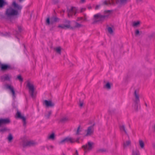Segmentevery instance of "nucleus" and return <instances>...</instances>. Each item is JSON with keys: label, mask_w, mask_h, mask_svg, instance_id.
Masks as SVG:
<instances>
[{"label": "nucleus", "mask_w": 155, "mask_h": 155, "mask_svg": "<svg viewBox=\"0 0 155 155\" xmlns=\"http://www.w3.org/2000/svg\"><path fill=\"white\" fill-rule=\"evenodd\" d=\"M19 15L18 11L11 7L7 9L5 15H1L2 18L11 19L12 17Z\"/></svg>", "instance_id": "obj_1"}, {"label": "nucleus", "mask_w": 155, "mask_h": 155, "mask_svg": "<svg viewBox=\"0 0 155 155\" xmlns=\"http://www.w3.org/2000/svg\"><path fill=\"white\" fill-rule=\"evenodd\" d=\"M108 15H101L100 13H98L94 15L93 22L92 24H95L97 22L102 23L106 18H107Z\"/></svg>", "instance_id": "obj_2"}, {"label": "nucleus", "mask_w": 155, "mask_h": 155, "mask_svg": "<svg viewBox=\"0 0 155 155\" xmlns=\"http://www.w3.org/2000/svg\"><path fill=\"white\" fill-rule=\"evenodd\" d=\"M130 0H111L107 2V1H105L103 4L104 5H107L108 4L114 5L115 4H119L121 5H124L127 4L128 2Z\"/></svg>", "instance_id": "obj_3"}, {"label": "nucleus", "mask_w": 155, "mask_h": 155, "mask_svg": "<svg viewBox=\"0 0 155 155\" xmlns=\"http://www.w3.org/2000/svg\"><path fill=\"white\" fill-rule=\"evenodd\" d=\"M138 91L136 90L134 92V96L135 97V99L133 101L134 102V108L135 110L137 111L138 110V105L140 103L139 96L138 93Z\"/></svg>", "instance_id": "obj_4"}, {"label": "nucleus", "mask_w": 155, "mask_h": 155, "mask_svg": "<svg viewBox=\"0 0 155 155\" xmlns=\"http://www.w3.org/2000/svg\"><path fill=\"white\" fill-rule=\"evenodd\" d=\"M27 86L29 89V93L30 96L32 98L35 97L34 94V87L33 84H31L30 82H28L27 84Z\"/></svg>", "instance_id": "obj_5"}, {"label": "nucleus", "mask_w": 155, "mask_h": 155, "mask_svg": "<svg viewBox=\"0 0 155 155\" xmlns=\"http://www.w3.org/2000/svg\"><path fill=\"white\" fill-rule=\"evenodd\" d=\"M0 68L1 70L5 71L7 70H12L15 69L14 67L10 64H2L0 62Z\"/></svg>", "instance_id": "obj_6"}, {"label": "nucleus", "mask_w": 155, "mask_h": 155, "mask_svg": "<svg viewBox=\"0 0 155 155\" xmlns=\"http://www.w3.org/2000/svg\"><path fill=\"white\" fill-rule=\"evenodd\" d=\"M75 142V140L71 137H67L59 142V144L64 143H73Z\"/></svg>", "instance_id": "obj_7"}, {"label": "nucleus", "mask_w": 155, "mask_h": 155, "mask_svg": "<svg viewBox=\"0 0 155 155\" xmlns=\"http://www.w3.org/2000/svg\"><path fill=\"white\" fill-rule=\"evenodd\" d=\"M77 11V9L76 8L72 7L70 9L67 10L68 16L70 17L73 15H75Z\"/></svg>", "instance_id": "obj_8"}, {"label": "nucleus", "mask_w": 155, "mask_h": 155, "mask_svg": "<svg viewBox=\"0 0 155 155\" xmlns=\"http://www.w3.org/2000/svg\"><path fill=\"white\" fill-rule=\"evenodd\" d=\"M16 118L20 119L22 120L23 122V125L25 126L26 125V118L24 116L21 115V113L19 112L18 111H17L16 114Z\"/></svg>", "instance_id": "obj_9"}, {"label": "nucleus", "mask_w": 155, "mask_h": 155, "mask_svg": "<svg viewBox=\"0 0 155 155\" xmlns=\"http://www.w3.org/2000/svg\"><path fill=\"white\" fill-rule=\"evenodd\" d=\"M11 122L10 120L8 118L5 119H0V127H1L3 125H6L9 124Z\"/></svg>", "instance_id": "obj_10"}, {"label": "nucleus", "mask_w": 155, "mask_h": 155, "mask_svg": "<svg viewBox=\"0 0 155 155\" xmlns=\"http://www.w3.org/2000/svg\"><path fill=\"white\" fill-rule=\"evenodd\" d=\"M93 143L92 142H88L87 143V144L83 145L82 146V147L84 149H87L88 150H91L93 148L92 145Z\"/></svg>", "instance_id": "obj_11"}, {"label": "nucleus", "mask_w": 155, "mask_h": 155, "mask_svg": "<svg viewBox=\"0 0 155 155\" xmlns=\"http://www.w3.org/2000/svg\"><path fill=\"white\" fill-rule=\"evenodd\" d=\"M36 144L33 141H29L24 142L23 144V146L24 147H31L34 146Z\"/></svg>", "instance_id": "obj_12"}, {"label": "nucleus", "mask_w": 155, "mask_h": 155, "mask_svg": "<svg viewBox=\"0 0 155 155\" xmlns=\"http://www.w3.org/2000/svg\"><path fill=\"white\" fill-rule=\"evenodd\" d=\"M70 21H66V23H67V25H59L58 26V28H61L62 29H66L68 28H70V29L71 26L70 25Z\"/></svg>", "instance_id": "obj_13"}, {"label": "nucleus", "mask_w": 155, "mask_h": 155, "mask_svg": "<svg viewBox=\"0 0 155 155\" xmlns=\"http://www.w3.org/2000/svg\"><path fill=\"white\" fill-rule=\"evenodd\" d=\"M44 104H45L46 106L48 107H52L54 105V103L52 102L51 101L45 100L44 101Z\"/></svg>", "instance_id": "obj_14"}, {"label": "nucleus", "mask_w": 155, "mask_h": 155, "mask_svg": "<svg viewBox=\"0 0 155 155\" xmlns=\"http://www.w3.org/2000/svg\"><path fill=\"white\" fill-rule=\"evenodd\" d=\"M94 132V129H92V126H89L88 127L87 130V133L85 136L90 135Z\"/></svg>", "instance_id": "obj_15"}, {"label": "nucleus", "mask_w": 155, "mask_h": 155, "mask_svg": "<svg viewBox=\"0 0 155 155\" xmlns=\"http://www.w3.org/2000/svg\"><path fill=\"white\" fill-rule=\"evenodd\" d=\"M60 19L56 17H54L51 18V24H54V22H58Z\"/></svg>", "instance_id": "obj_16"}, {"label": "nucleus", "mask_w": 155, "mask_h": 155, "mask_svg": "<svg viewBox=\"0 0 155 155\" xmlns=\"http://www.w3.org/2000/svg\"><path fill=\"white\" fill-rule=\"evenodd\" d=\"M12 5L14 8L16 9L15 10H17L18 11V10H21L22 8V7L17 4L15 2H13Z\"/></svg>", "instance_id": "obj_17"}, {"label": "nucleus", "mask_w": 155, "mask_h": 155, "mask_svg": "<svg viewBox=\"0 0 155 155\" xmlns=\"http://www.w3.org/2000/svg\"><path fill=\"white\" fill-rule=\"evenodd\" d=\"M18 31H15L14 32V34H15L16 35H20V33L21 32L22 29L21 27L18 26ZM16 37L18 39V41H19V39L17 37V36H16Z\"/></svg>", "instance_id": "obj_18"}, {"label": "nucleus", "mask_w": 155, "mask_h": 155, "mask_svg": "<svg viewBox=\"0 0 155 155\" xmlns=\"http://www.w3.org/2000/svg\"><path fill=\"white\" fill-rule=\"evenodd\" d=\"M119 128L121 131H124L126 134L128 135L127 132L126 130L125 127L124 125H120Z\"/></svg>", "instance_id": "obj_19"}, {"label": "nucleus", "mask_w": 155, "mask_h": 155, "mask_svg": "<svg viewBox=\"0 0 155 155\" xmlns=\"http://www.w3.org/2000/svg\"><path fill=\"white\" fill-rule=\"evenodd\" d=\"M1 79L4 81H9L10 78L8 74H5L4 76H1Z\"/></svg>", "instance_id": "obj_20"}, {"label": "nucleus", "mask_w": 155, "mask_h": 155, "mask_svg": "<svg viewBox=\"0 0 155 155\" xmlns=\"http://www.w3.org/2000/svg\"><path fill=\"white\" fill-rule=\"evenodd\" d=\"M69 120V118L68 117H63L60 120V121L62 123H65Z\"/></svg>", "instance_id": "obj_21"}, {"label": "nucleus", "mask_w": 155, "mask_h": 155, "mask_svg": "<svg viewBox=\"0 0 155 155\" xmlns=\"http://www.w3.org/2000/svg\"><path fill=\"white\" fill-rule=\"evenodd\" d=\"M7 4V2L4 0H0V8H3Z\"/></svg>", "instance_id": "obj_22"}, {"label": "nucleus", "mask_w": 155, "mask_h": 155, "mask_svg": "<svg viewBox=\"0 0 155 155\" xmlns=\"http://www.w3.org/2000/svg\"><path fill=\"white\" fill-rule=\"evenodd\" d=\"M52 114L51 111H48L47 113H46L45 114V117L47 119H48L50 118V117Z\"/></svg>", "instance_id": "obj_23"}, {"label": "nucleus", "mask_w": 155, "mask_h": 155, "mask_svg": "<svg viewBox=\"0 0 155 155\" xmlns=\"http://www.w3.org/2000/svg\"><path fill=\"white\" fill-rule=\"evenodd\" d=\"M81 26L82 25L81 24H79L78 22H76V25L74 27H71L70 29L73 30L75 28H79L81 27Z\"/></svg>", "instance_id": "obj_24"}, {"label": "nucleus", "mask_w": 155, "mask_h": 155, "mask_svg": "<svg viewBox=\"0 0 155 155\" xmlns=\"http://www.w3.org/2000/svg\"><path fill=\"white\" fill-rule=\"evenodd\" d=\"M132 155H140V153L138 150L137 149L134 150H132Z\"/></svg>", "instance_id": "obj_25"}, {"label": "nucleus", "mask_w": 155, "mask_h": 155, "mask_svg": "<svg viewBox=\"0 0 155 155\" xmlns=\"http://www.w3.org/2000/svg\"><path fill=\"white\" fill-rule=\"evenodd\" d=\"M55 138V134L54 133H52L48 137V139L51 140H53Z\"/></svg>", "instance_id": "obj_26"}, {"label": "nucleus", "mask_w": 155, "mask_h": 155, "mask_svg": "<svg viewBox=\"0 0 155 155\" xmlns=\"http://www.w3.org/2000/svg\"><path fill=\"white\" fill-rule=\"evenodd\" d=\"M131 143V141L130 140L127 141L125 143H123V147L124 148H125L127 146L130 145Z\"/></svg>", "instance_id": "obj_27"}, {"label": "nucleus", "mask_w": 155, "mask_h": 155, "mask_svg": "<svg viewBox=\"0 0 155 155\" xmlns=\"http://www.w3.org/2000/svg\"><path fill=\"white\" fill-rule=\"evenodd\" d=\"M6 87L7 89H9L11 92H12V91H14V87L13 86L9 85H7Z\"/></svg>", "instance_id": "obj_28"}, {"label": "nucleus", "mask_w": 155, "mask_h": 155, "mask_svg": "<svg viewBox=\"0 0 155 155\" xmlns=\"http://www.w3.org/2000/svg\"><path fill=\"white\" fill-rule=\"evenodd\" d=\"M139 143L141 148H143L144 146V144L143 142L141 140H139Z\"/></svg>", "instance_id": "obj_29"}, {"label": "nucleus", "mask_w": 155, "mask_h": 155, "mask_svg": "<svg viewBox=\"0 0 155 155\" xmlns=\"http://www.w3.org/2000/svg\"><path fill=\"white\" fill-rule=\"evenodd\" d=\"M140 21H137V22L134 21L133 22L132 26L134 27H137L138 25H139L140 24Z\"/></svg>", "instance_id": "obj_30"}, {"label": "nucleus", "mask_w": 155, "mask_h": 155, "mask_svg": "<svg viewBox=\"0 0 155 155\" xmlns=\"http://www.w3.org/2000/svg\"><path fill=\"white\" fill-rule=\"evenodd\" d=\"M8 130L7 127H4L0 129V132L2 134H3L4 132L7 131Z\"/></svg>", "instance_id": "obj_31"}, {"label": "nucleus", "mask_w": 155, "mask_h": 155, "mask_svg": "<svg viewBox=\"0 0 155 155\" xmlns=\"http://www.w3.org/2000/svg\"><path fill=\"white\" fill-rule=\"evenodd\" d=\"M13 139V137L12 135L10 133L8 137V139L9 142H11Z\"/></svg>", "instance_id": "obj_32"}, {"label": "nucleus", "mask_w": 155, "mask_h": 155, "mask_svg": "<svg viewBox=\"0 0 155 155\" xmlns=\"http://www.w3.org/2000/svg\"><path fill=\"white\" fill-rule=\"evenodd\" d=\"M16 79L22 82L23 81V78H22L21 75L20 74L17 76Z\"/></svg>", "instance_id": "obj_33"}, {"label": "nucleus", "mask_w": 155, "mask_h": 155, "mask_svg": "<svg viewBox=\"0 0 155 155\" xmlns=\"http://www.w3.org/2000/svg\"><path fill=\"white\" fill-rule=\"evenodd\" d=\"M104 87H106L108 89H110L111 88V86L110 83L109 82H107L104 86Z\"/></svg>", "instance_id": "obj_34"}, {"label": "nucleus", "mask_w": 155, "mask_h": 155, "mask_svg": "<svg viewBox=\"0 0 155 155\" xmlns=\"http://www.w3.org/2000/svg\"><path fill=\"white\" fill-rule=\"evenodd\" d=\"M148 37L150 38V39L152 38H155V33H153L152 34H150L148 35Z\"/></svg>", "instance_id": "obj_35"}, {"label": "nucleus", "mask_w": 155, "mask_h": 155, "mask_svg": "<svg viewBox=\"0 0 155 155\" xmlns=\"http://www.w3.org/2000/svg\"><path fill=\"white\" fill-rule=\"evenodd\" d=\"M106 149H104V148H102V149H99L98 150H97V153H101V152L103 153L104 152H106Z\"/></svg>", "instance_id": "obj_36"}, {"label": "nucleus", "mask_w": 155, "mask_h": 155, "mask_svg": "<svg viewBox=\"0 0 155 155\" xmlns=\"http://www.w3.org/2000/svg\"><path fill=\"white\" fill-rule=\"evenodd\" d=\"M56 51L58 53L61 54V48L60 47H57L56 49Z\"/></svg>", "instance_id": "obj_37"}, {"label": "nucleus", "mask_w": 155, "mask_h": 155, "mask_svg": "<svg viewBox=\"0 0 155 155\" xmlns=\"http://www.w3.org/2000/svg\"><path fill=\"white\" fill-rule=\"evenodd\" d=\"M80 126H79L77 128V132L76 133V134L77 135H78L80 134L79 132L81 131V130H80Z\"/></svg>", "instance_id": "obj_38"}, {"label": "nucleus", "mask_w": 155, "mask_h": 155, "mask_svg": "<svg viewBox=\"0 0 155 155\" xmlns=\"http://www.w3.org/2000/svg\"><path fill=\"white\" fill-rule=\"evenodd\" d=\"M108 32L110 34H112L113 33V31L112 28L110 27H109L108 28Z\"/></svg>", "instance_id": "obj_39"}, {"label": "nucleus", "mask_w": 155, "mask_h": 155, "mask_svg": "<svg viewBox=\"0 0 155 155\" xmlns=\"http://www.w3.org/2000/svg\"><path fill=\"white\" fill-rule=\"evenodd\" d=\"M116 110L114 109H110L109 110V112L111 114H113L114 113L115 111Z\"/></svg>", "instance_id": "obj_40"}, {"label": "nucleus", "mask_w": 155, "mask_h": 155, "mask_svg": "<svg viewBox=\"0 0 155 155\" xmlns=\"http://www.w3.org/2000/svg\"><path fill=\"white\" fill-rule=\"evenodd\" d=\"M46 23L47 25H49L51 24V21L49 18H48L46 20Z\"/></svg>", "instance_id": "obj_41"}, {"label": "nucleus", "mask_w": 155, "mask_h": 155, "mask_svg": "<svg viewBox=\"0 0 155 155\" xmlns=\"http://www.w3.org/2000/svg\"><path fill=\"white\" fill-rule=\"evenodd\" d=\"M11 93L12 94V96L13 97V98L14 99L16 97V95L15 94V91H12V92H11Z\"/></svg>", "instance_id": "obj_42"}, {"label": "nucleus", "mask_w": 155, "mask_h": 155, "mask_svg": "<svg viewBox=\"0 0 155 155\" xmlns=\"http://www.w3.org/2000/svg\"><path fill=\"white\" fill-rule=\"evenodd\" d=\"M79 102L80 103L79 104V106L80 107H82L83 104V102H81V101L80 99H79Z\"/></svg>", "instance_id": "obj_43"}, {"label": "nucleus", "mask_w": 155, "mask_h": 155, "mask_svg": "<svg viewBox=\"0 0 155 155\" xmlns=\"http://www.w3.org/2000/svg\"><path fill=\"white\" fill-rule=\"evenodd\" d=\"M139 31L138 29H137L135 31V35H139Z\"/></svg>", "instance_id": "obj_44"}, {"label": "nucleus", "mask_w": 155, "mask_h": 155, "mask_svg": "<svg viewBox=\"0 0 155 155\" xmlns=\"http://www.w3.org/2000/svg\"><path fill=\"white\" fill-rule=\"evenodd\" d=\"M53 3L54 4H56L58 3L59 2L58 0H52Z\"/></svg>", "instance_id": "obj_45"}, {"label": "nucleus", "mask_w": 155, "mask_h": 155, "mask_svg": "<svg viewBox=\"0 0 155 155\" xmlns=\"http://www.w3.org/2000/svg\"><path fill=\"white\" fill-rule=\"evenodd\" d=\"M51 25H52V26L51 27V28L50 29V30L51 31H53L54 29V28L55 26V25H54V24H51Z\"/></svg>", "instance_id": "obj_46"}, {"label": "nucleus", "mask_w": 155, "mask_h": 155, "mask_svg": "<svg viewBox=\"0 0 155 155\" xmlns=\"http://www.w3.org/2000/svg\"><path fill=\"white\" fill-rule=\"evenodd\" d=\"M137 3H141L143 2V0H136Z\"/></svg>", "instance_id": "obj_47"}, {"label": "nucleus", "mask_w": 155, "mask_h": 155, "mask_svg": "<svg viewBox=\"0 0 155 155\" xmlns=\"http://www.w3.org/2000/svg\"><path fill=\"white\" fill-rule=\"evenodd\" d=\"M86 10V8H81V9L80 12L81 13L83 12L84 11H85Z\"/></svg>", "instance_id": "obj_48"}, {"label": "nucleus", "mask_w": 155, "mask_h": 155, "mask_svg": "<svg viewBox=\"0 0 155 155\" xmlns=\"http://www.w3.org/2000/svg\"><path fill=\"white\" fill-rule=\"evenodd\" d=\"M100 6H101V5H97L95 7V10L98 9L99 8V7H100Z\"/></svg>", "instance_id": "obj_49"}, {"label": "nucleus", "mask_w": 155, "mask_h": 155, "mask_svg": "<svg viewBox=\"0 0 155 155\" xmlns=\"http://www.w3.org/2000/svg\"><path fill=\"white\" fill-rule=\"evenodd\" d=\"M111 12V11L110 10L105 11H104V13L105 14L109 13H110Z\"/></svg>", "instance_id": "obj_50"}, {"label": "nucleus", "mask_w": 155, "mask_h": 155, "mask_svg": "<svg viewBox=\"0 0 155 155\" xmlns=\"http://www.w3.org/2000/svg\"><path fill=\"white\" fill-rule=\"evenodd\" d=\"M79 139H80L79 137L77 138L76 140H75V142H76L78 143H79Z\"/></svg>", "instance_id": "obj_51"}, {"label": "nucleus", "mask_w": 155, "mask_h": 155, "mask_svg": "<svg viewBox=\"0 0 155 155\" xmlns=\"http://www.w3.org/2000/svg\"><path fill=\"white\" fill-rule=\"evenodd\" d=\"M86 2L85 0H81L80 2L81 3H83L85 2Z\"/></svg>", "instance_id": "obj_52"}, {"label": "nucleus", "mask_w": 155, "mask_h": 155, "mask_svg": "<svg viewBox=\"0 0 155 155\" xmlns=\"http://www.w3.org/2000/svg\"><path fill=\"white\" fill-rule=\"evenodd\" d=\"M83 19L82 17H80L78 18V21H80Z\"/></svg>", "instance_id": "obj_53"}, {"label": "nucleus", "mask_w": 155, "mask_h": 155, "mask_svg": "<svg viewBox=\"0 0 155 155\" xmlns=\"http://www.w3.org/2000/svg\"><path fill=\"white\" fill-rule=\"evenodd\" d=\"M74 155H78V150H76L75 153Z\"/></svg>", "instance_id": "obj_54"}, {"label": "nucleus", "mask_w": 155, "mask_h": 155, "mask_svg": "<svg viewBox=\"0 0 155 155\" xmlns=\"http://www.w3.org/2000/svg\"><path fill=\"white\" fill-rule=\"evenodd\" d=\"M19 2L21 3L23 1H24L25 0H17Z\"/></svg>", "instance_id": "obj_55"}, {"label": "nucleus", "mask_w": 155, "mask_h": 155, "mask_svg": "<svg viewBox=\"0 0 155 155\" xmlns=\"http://www.w3.org/2000/svg\"><path fill=\"white\" fill-rule=\"evenodd\" d=\"M153 147L154 148H155V143H153Z\"/></svg>", "instance_id": "obj_56"}, {"label": "nucleus", "mask_w": 155, "mask_h": 155, "mask_svg": "<svg viewBox=\"0 0 155 155\" xmlns=\"http://www.w3.org/2000/svg\"><path fill=\"white\" fill-rule=\"evenodd\" d=\"M152 128L154 129V131H155V124L154 125V126L152 127Z\"/></svg>", "instance_id": "obj_57"}, {"label": "nucleus", "mask_w": 155, "mask_h": 155, "mask_svg": "<svg viewBox=\"0 0 155 155\" xmlns=\"http://www.w3.org/2000/svg\"><path fill=\"white\" fill-rule=\"evenodd\" d=\"M2 34L4 36H6L8 34L7 33H6L5 34L3 35L2 33Z\"/></svg>", "instance_id": "obj_58"}, {"label": "nucleus", "mask_w": 155, "mask_h": 155, "mask_svg": "<svg viewBox=\"0 0 155 155\" xmlns=\"http://www.w3.org/2000/svg\"><path fill=\"white\" fill-rule=\"evenodd\" d=\"M84 21H86L87 20V18L86 17H85V18H84V19L83 18V19Z\"/></svg>", "instance_id": "obj_59"}, {"label": "nucleus", "mask_w": 155, "mask_h": 155, "mask_svg": "<svg viewBox=\"0 0 155 155\" xmlns=\"http://www.w3.org/2000/svg\"><path fill=\"white\" fill-rule=\"evenodd\" d=\"M95 124H94L92 126H92V129H94L93 127L95 125Z\"/></svg>", "instance_id": "obj_60"}, {"label": "nucleus", "mask_w": 155, "mask_h": 155, "mask_svg": "<svg viewBox=\"0 0 155 155\" xmlns=\"http://www.w3.org/2000/svg\"><path fill=\"white\" fill-rule=\"evenodd\" d=\"M88 8L89 9H91V6H89L88 7Z\"/></svg>", "instance_id": "obj_61"}, {"label": "nucleus", "mask_w": 155, "mask_h": 155, "mask_svg": "<svg viewBox=\"0 0 155 155\" xmlns=\"http://www.w3.org/2000/svg\"><path fill=\"white\" fill-rule=\"evenodd\" d=\"M23 45L25 49V46L24 44H23Z\"/></svg>", "instance_id": "obj_62"}, {"label": "nucleus", "mask_w": 155, "mask_h": 155, "mask_svg": "<svg viewBox=\"0 0 155 155\" xmlns=\"http://www.w3.org/2000/svg\"><path fill=\"white\" fill-rule=\"evenodd\" d=\"M145 105L146 107H147V104L146 103H145Z\"/></svg>", "instance_id": "obj_63"}, {"label": "nucleus", "mask_w": 155, "mask_h": 155, "mask_svg": "<svg viewBox=\"0 0 155 155\" xmlns=\"http://www.w3.org/2000/svg\"><path fill=\"white\" fill-rule=\"evenodd\" d=\"M50 147H51V148H52L53 147V146H50Z\"/></svg>", "instance_id": "obj_64"}]
</instances>
